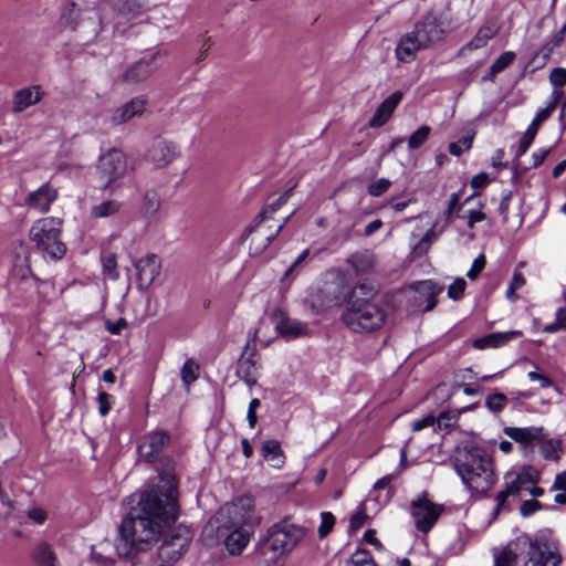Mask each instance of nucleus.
<instances>
[{
  "label": "nucleus",
  "instance_id": "3c124183",
  "mask_svg": "<svg viewBox=\"0 0 566 566\" xmlns=\"http://www.w3.org/2000/svg\"><path fill=\"white\" fill-rule=\"evenodd\" d=\"M543 509V504L537 500H526L520 506L521 515L524 517L531 516L535 512Z\"/></svg>",
  "mask_w": 566,
  "mask_h": 566
},
{
  "label": "nucleus",
  "instance_id": "0eeeda50",
  "mask_svg": "<svg viewBox=\"0 0 566 566\" xmlns=\"http://www.w3.org/2000/svg\"><path fill=\"white\" fill-rule=\"evenodd\" d=\"M62 220L53 217L36 220L29 230V238L35 250L46 261H60L66 253L61 240Z\"/></svg>",
  "mask_w": 566,
  "mask_h": 566
},
{
  "label": "nucleus",
  "instance_id": "a19ab883",
  "mask_svg": "<svg viewBox=\"0 0 566 566\" xmlns=\"http://www.w3.org/2000/svg\"><path fill=\"white\" fill-rule=\"evenodd\" d=\"M506 403H507V397L501 392H495V394L489 395L485 398V406L492 412L502 411L506 407Z\"/></svg>",
  "mask_w": 566,
  "mask_h": 566
},
{
  "label": "nucleus",
  "instance_id": "473e14b6",
  "mask_svg": "<svg viewBox=\"0 0 566 566\" xmlns=\"http://www.w3.org/2000/svg\"><path fill=\"white\" fill-rule=\"evenodd\" d=\"M32 557L40 566H56V556L48 543L36 544Z\"/></svg>",
  "mask_w": 566,
  "mask_h": 566
},
{
  "label": "nucleus",
  "instance_id": "0e129e2a",
  "mask_svg": "<svg viewBox=\"0 0 566 566\" xmlns=\"http://www.w3.org/2000/svg\"><path fill=\"white\" fill-rule=\"evenodd\" d=\"M489 180H490L489 175L486 172H481V174L475 175L471 179L470 184H471L472 188L480 189V188H483L484 186H486Z\"/></svg>",
  "mask_w": 566,
  "mask_h": 566
},
{
  "label": "nucleus",
  "instance_id": "6e6d98bb",
  "mask_svg": "<svg viewBox=\"0 0 566 566\" xmlns=\"http://www.w3.org/2000/svg\"><path fill=\"white\" fill-rule=\"evenodd\" d=\"M437 421L440 428H450L455 423L457 417L451 412H441Z\"/></svg>",
  "mask_w": 566,
  "mask_h": 566
},
{
  "label": "nucleus",
  "instance_id": "774afa93",
  "mask_svg": "<svg viewBox=\"0 0 566 566\" xmlns=\"http://www.w3.org/2000/svg\"><path fill=\"white\" fill-rule=\"evenodd\" d=\"M552 490L566 491V471L555 476Z\"/></svg>",
  "mask_w": 566,
  "mask_h": 566
},
{
  "label": "nucleus",
  "instance_id": "4d7b16f0",
  "mask_svg": "<svg viewBox=\"0 0 566 566\" xmlns=\"http://www.w3.org/2000/svg\"><path fill=\"white\" fill-rule=\"evenodd\" d=\"M28 516L36 524H43L48 518L46 512L41 507H33L29 510Z\"/></svg>",
  "mask_w": 566,
  "mask_h": 566
},
{
  "label": "nucleus",
  "instance_id": "2f4dec72",
  "mask_svg": "<svg viewBox=\"0 0 566 566\" xmlns=\"http://www.w3.org/2000/svg\"><path fill=\"white\" fill-rule=\"evenodd\" d=\"M19 249L22 256H18L13 272L14 275L20 277L21 280H25L32 274L31 264H30V251L25 242H19Z\"/></svg>",
  "mask_w": 566,
  "mask_h": 566
},
{
  "label": "nucleus",
  "instance_id": "c9c22d12",
  "mask_svg": "<svg viewBox=\"0 0 566 566\" xmlns=\"http://www.w3.org/2000/svg\"><path fill=\"white\" fill-rule=\"evenodd\" d=\"M161 205V200L157 191L147 190L143 197L142 212L149 218L157 213Z\"/></svg>",
  "mask_w": 566,
  "mask_h": 566
},
{
  "label": "nucleus",
  "instance_id": "c85d7f7f",
  "mask_svg": "<svg viewBox=\"0 0 566 566\" xmlns=\"http://www.w3.org/2000/svg\"><path fill=\"white\" fill-rule=\"evenodd\" d=\"M118 15L128 20L136 19L147 11L146 0H118L115 3Z\"/></svg>",
  "mask_w": 566,
  "mask_h": 566
},
{
  "label": "nucleus",
  "instance_id": "a878e982",
  "mask_svg": "<svg viewBox=\"0 0 566 566\" xmlns=\"http://www.w3.org/2000/svg\"><path fill=\"white\" fill-rule=\"evenodd\" d=\"M43 96L39 85L21 88L14 93L13 108L14 113H21L30 106L38 104Z\"/></svg>",
  "mask_w": 566,
  "mask_h": 566
},
{
  "label": "nucleus",
  "instance_id": "a211bd4d",
  "mask_svg": "<svg viewBox=\"0 0 566 566\" xmlns=\"http://www.w3.org/2000/svg\"><path fill=\"white\" fill-rule=\"evenodd\" d=\"M272 323L275 331L282 337L292 339L307 334L308 328L305 323L290 318L281 308H275L272 313Z\"/></svg>",
  "mask_w": 566,
  "mask_h": 566
},
{
  "label": "nucleus",
  "instance_id": "e2e57ef3",
  "mask_svg": "<svg viewBox=\"0 0 566 566\" xmlns=\"http://www.w3.org/2000/svg\"><path fill=\"white\" fill-rule=\"evenodd\" d=\"M366 515L364 512H357L350 517V531L356 532L359 530L365 523Z\"/></svg>",
  "mask_w": 566,
  "mask_h": 566
},
{
  "label": "nucleus",
  "instance_id": "69168bd1",
  "mask_svg": "<svg viewBox=\"0 0 566 566\" xmlns=\"http://www.w3.org/2000/svg\"><path fill=\"white\" fill-rule=\"evenodd\" d=\"M558 88L559 87H554V91L552 93V101L544 108V109H549V116L552 115V113L554 112V109L556 108V106L558 105V103L563 96V92Z\"/></svg>",
  "mask_w": 566,
  "mask_h": 566
},
{
  "label": "nucleus",
  "instance_id": "bf43d9fd",
  "mask_svg": "<svg viewBox=\"0 0 566 566\" xmlns=\"http://www.w3.org/2000/svg\"><path fill=\"white\" fill-rule=\"evenodd\" d=\"M104 271L112 277L117 279L118 274L116 272V258L115 255L108 256L104 262Z\"/></svg>",
  "mask_w": 566,
  "mask_h": 566
},
{
  "label": "nucleus",
  "instance_id": "37998d69",
  "mask_svg": "<svg viewBox=\"0 0 566 566\" xmlns=\"http://www.w3.org/2000/svg\"><path fill=\"white\" fill-rule=\"evenodd\" d=\"M515 59L514 52L506 51L502 53L491 65V73L497 74L505 70Z\"/></svg>",
  "mask_w": 566,
  "mask_h": 566
},
{
  "label": "nucleus",
  "instance_id": "72a5a7b5",
  "mask_svg": "<svg viewBox=\"0 0 566 566\" xmlns=\"http://www.w3.org/2000/svg\"><path fill=\"white\" fill-rule=\"evenodd\" d=\"M495 30L492 27H482L475 34V36L462 48L464 51H473L481 49L495 35Z\"/></svg>",
  "mask_w": 566,
  "mask_h": 566
},
{
  "label": "nucleus",
  "instance_id": "c756f323",
  "mask_svg": "<svg viewBox=\"0 0 566 566\" xmlns=\"http://www.w3.org/2000/svg\"><path fill=\"white\" fill-rule=\"evenodd\" d=\"M262 455L273 468H281L284 464V453L276 440H266L262 443Z\"/></svg>",
  "mask_w": 566,
  "mask_h": 566
},
{
  "label": "nucleus",
  "instance_id": "9b49d317",
  "mask_svg": "<svg viewBox=\"0 0 566 566\" xmlns=\"http://www.w3.org/2000/svg\"><path fill=\"white\" fill-rule=\"evenodd\" d=\"M133 167L128 165L126 155L116 148L103 154L97 164L96 172L103 190L126 177Z\"/></svg>",
  "mask_w": 566,
  "mask_h": 566
},
{
  "label": "nucleus",
  "instance_id": "052dcab7",
  "mask_svg": "<svg viewBox=\"0 0 566 566\" xmlns=\"http://www.w3.org/2000/svg\"><path fill=\"white\" fill-rule=\"evenodd\" d=\"M436 419L432 415L426 416L422 419H419L412 423L413 431H420L427 427L433 426Z\"/></svg>",
  "mask_w": 566,
  "mask_h": 566
},
{
  "label": "nucleus",
  "instance_id": "f704fd0d",
  "mask_svg": "<svg viewBox=\"0 0 566 566\" xmlns=\"http://www.w3.org/2000/svg\"><path fill=\"white\" fill-rule=\"evenodd\" d=\"M354 271L358 274L369 272L375 265V256L370 252L356 253L349 260Z\"/></svg>",
  "mask_w": 566,
  "mask_h": 566
},
{
  "label": "nucleus",
  "instance_id": "423d86ee",
  "mask_svg": "<svg viewBox=\"0 0 566 566\" xmlns=\"http://www.w3.org/2000/svg\"><path fill=\"white\" fill-rule=\"evenodd\" d=\"M294 187L295 185L274 200L269 199L268 203L256 216L254 223L244 229L242 238L243 240H248L252 237L250 249L253 250L254 253L259 254L266 249L289 222L291 214L284 218V220L277 224L274 230L266 231L263 226V223L272 220V216L287 202Z\"/></svg>",
  "mask_w": 566,
  "mask_h": 566
},
{
  "label": "nucleus",
  "instance_id": "ddd939ff",
  "mask_svg": "<svg viewBox=\"0 0 566 566\" xmlns=\"http://www.w3.org/2000/svg\"><path fill=\"white\" fill-rule=\"evenodd\" d=\"M191 541V534L187 528H178L176 533L165 537L158 547L160 564L172 565L181 558Z\"/></svg>",
  "mask_w": 566,
  "mask_h": 566
},
{
  "label": "nucleus",
  "instance_id": "2eb2a0df",
  "mask_svg": "<svg viewBox=\"0 0 566 566\" xmlns=\"http://www.w3.org/2000/svg\"><path fill=\"white\" fill-rule=\"evenodd\" d=\"M178 156L179 149L175 143L157 137L147 149L145 159L160 169L170 165Z\"/></svg>",
  "mask_w": 566,
  "mask_h": 566
},
{
  "label": "nucleus",
  "instance_id": "412c9836",
  "mask_svg": "<svg viewBox=\"0 0 566 566\" xmlns=\"http://www.w3.org/2000/svg\"><path fill=\"white\" fill-rule=\"evenodd\" d=\"M147 98L145 96H136L124 105L117 107L112 116L111 123L115 126L125 124L134 117H139L145 113Z\"/></svg>",
  "mask_w": 566,
  "mask_h": 566
},
{
  "label": "nucleus",
  "instance_id": "f8f14e48",
  "mask_svg": "<svg viewBox=\"0 0 566 566\" xmlns=\"http://www.w3.org/2000/svg\"><path fill=\"white\" fill-rule=\"evenodd\" d=\"M253 507V500L250 496H242L223 506L216 520L218 523L247 527L254 523Z\"/></svg>",
  "mask_w": 566,
  "mask_h": 566
},
{
  "label": "nucleus",
  "instance_id": "7c9ffc66",
  "mask_svg": "<svg viewBox=\"0 0 566 566\" xmlns=\"http://www.w3.org/2000/svg\"><path fill=\"white\" fill-rule=\"evenodd\" d=\"M416 290L427 298L426 312L432 311L437 305V296L443 290L442 286L438 285L431 280L419 282Z\"/></svg>",
  "mask_w": 566,
  "mask_h": 566
},
{
  "label": "nucleus",
  "instance_id": "1a4fd4ad",
  "mask_svg": "<svg viewBox=\"0 0 566 566\" xmlns=\"http://www.w3.org/2000/svg\"><path fill=\"white\" fill-rule=\"evenodd\" d=\"M305 535L304 527L282 521L269 530L268 537L259 544L258 549L264 556L270 552L281 556L290 553Z\"/></svg>",
  "mask_w": 566,
  "mask_h": 566
},
{
  "label": "nucleus",
  "instance_id": "f03ea898",
  "mask_svg": "<svg viewBox=\"0 0 566 566\" xmlns=\"http://www.w3.org/2000/svg\"><path fill=\"white\" fill-rule=\"evenodd\" d=\"M377 290L371 283L360 282L346 294V308L342 314L343 323L355 333H373L386 322L385 308L373 300Z\"/></svg>",
  "mask_w": 566,
  "mask_h": 566
},
{
  "label": "nucleus",
  "instance_id": "13d9d810",
  "mask_svg": "<svg viewBox=\"0 0 566 566\" xmlns=\"http://www.w3.org/2000/svg\"><path fill=\"white\" fill-rule=\"evenodd\" d=\"M527 377L532 381H539L542 388H548L553 385V381L545 375L538 374L536 371H530Z\"/></svg>",
  "mask_w": 566,
  "mask_h": 566
},
{
  "label": "nucleus",
  "instance_id": "5701e85b",
  "mask_svg": "<svg viewBox=\"0 0 566 566\" xmlns=\"http://www.w3.org/2000/svg\"><path fill=\"white\" fill-rule=\"evenodd\" d=\"M57 198V191L49 184L42 185L39 189L31 191L25 198V205L30 209L38 210L41 213H46L50 206Z\"/></svg>",
  "mask_w": 566,
  "mask_h": 566
},
{
  "label": "nucleus",
  "instance_id": "a18cd8bd",
  "mask_svg": "<svg viewBox=\"0 0 566 566\" xmlns=\"http://www.w3.org/2000/svg\"><path fill=\"white\" fill-rule=\"evenodd\" d=\"M335 524V517L331 512H323L321 514V525L318 527L319 538L326 537L333 530Z\"/></svg>",
  "mask_w": 566,
  "mask_h": 566
},
{
  "label": "nucleus",
  "instance_id": "4c0bfd02",
  "mask_svg": "<svg viewBox=\"0 0 566 566\" xmlns=\"http://www.w3.org/2000/svg\"><path fill=\"white\" fill-rule=\"evenodd\" d=\"M431 128L428 125L420 126L408 139L409 149L420 148L429 138Z\"/></svg>",
  "mask_w": 566,
  "mask_h": 566
},
{
  "label": "nucleus",
  "instance_id": "f3484780",
  "mask_svg": "<svg viewBox=\"0 0 566 566\" xmlns=\"http://www.w3.org/2000/svg\"><path fill=\"white\" fill-rule=\"evenodd\" d=\"M93 20L94 31H97L101 27V20L97 18L96 12L90 8H81L76 2L70 1L65 4L61 13V22L65 27L72 30H76L81 22L84 20Z\"/></svg>",
  "mask_w": 566,
  "mask_h": 566
},
{
  "label": "nucleus",
  "instance_id": "c03bdc74",
  "mask_svg": "<svg viewBox=\"0 0 566 566\" xmlns=\"http://www.w3.org/2000/svg\"><path fill=\"white\" fill-rule=\"evenodd\" d=\"M198 369H199V366L195 361L187 360L181 368L182 381L186 385L193 382L198 377V375H197Z\"/></svg>",
  "mask_w": 566,
  "mask_h": 566
},
{
  "label": "nucleus",
  "instance_id": "aec40b11",
  "mask_svg": "<svg viewBox=\"0 0 566 566\" xmlns=\"http://www.w3.org/2000/svg\"><path fill=\"white\" fill-rule=\"evenodd\" d=\"M158 54L145 56L129 66L123 74V81L128 84H136L145 81L158 67L156 60Z\"/></svg>",
  "mask_w": 566,
  "mask_h": 566
},
{
  "label": "nucleus",
  "instance_id": "603ef678",
  "mask_svg": "<svg viewBox=\"0 0 566 566\" xmlns=\"http://www.w3.org/2000/svg\"><path fill=\"white\" fill-rule=\"evenodd\" d=\"M486 264L485 255L480 254L472 263L470 270L467 272V276L470 280H475L480 273L484 270Z\"/></svg>",
  "mask_w": 566,
  "mask_h": 566
},
{
  "label": "nucleus",
  "instance_id": "4468645a",
  "mask_svg": "<svg viewBox=\"0 0 566 566\" xmlns=\"http://www.w3.org/2000/svg\"><path fill=\"white\" fill-rule=\"evenodd\" d=\"M442 512V507L432 503L426 494L411 502L410 513L418 531L428 533Z\"/></svg>",
  "mask_w": 566,
  "mask_h": 566
},
{
  "label": "nucleus",
  "instance_id": "6ab92c4d",
  "mask_svg": "<svg viewBox=\"0 0 566 566\" xmlns=\"http://www.w3.org/2000/svg\"><path fill=\"white\" fill-rule=\"evenodd\" d=\"M258 361L259 358L255 348H250L249 344H247L242 355L238 359L235 373L250 388L253 387L258 380Z\"/></svg>",
  "mask_w": 566,
  "mask_h": 566
},
{
  "label": "nucleus",
  "instance_id": "ea45409f",
  "mask_svg": "<svg viewBox=\"0 0 566 566\" xmlns=\"http://www.w3.org/2000/svg\"><path fill=\"white\" fill-rule=\"evenodd\" d=\"M347 566H377L371 554L366 549L356 551L349 558Z\"/></svg>",
  "mask_w": 566,
  "mask_h": 566
},
{
  "label": "nucleus",
  "instance_id": "de8ad7c7",
  "mask_svg": "<svg viewBox=\"0 0 566 566\" xmlns=\"http://www.w3.org/2000/svg\"><path fill=\"white\" fill-rule=\"evenodd\" d=\"M390 186H391V181L389 179L380 178L369 185L368 193L373 197H379L382 193H385L389 189Z\"/></svg>",
  "mask_w": 566,
  "mask_h": 566
},
{
  "label": "nucleus",
  "instance_id": "58836bf2",
  "mask_svg": "<svg viewBox=\"0 0 566 566\" xmlns=\"http://www.w3.org/2000/svg\"><path fill=\"white\" fill-rule=\"evenodd\" d=\"M564 39V33L559 30L555 34H553L539 49L538 55H541L544 60H547L552 52L560 45Z\"/></svg>",
  "mask_w": 566,
  "mask_h": 566
},
{
  "label": "nucleus",
  "instance_id": "8fccbe9b",
  "mask_svg": "<svg viewBox=\"0 0 566 566\" xmlns=\"http://www.w3.org/2000/svg\"><path fill=\"white\" fill-rule=\"evenodd\" d=\"M472 146V137H462L455 143L449 145V151L453 156H460L464 150L470 149Z\"/></svg>",
  "mask_w": 566,
  "mask_h": 566
},
{
  "label": "nucleus",
  "instance_id": "b1692460",
  "mask_svg": "<svg viewBox=\"0 0 566 566\" xmlns=\"http://www.w3.org/2000/svg\"><path fill=\"white\" fill-rule=\"evenodd\" d=\"M402 99L401 92H395L387 97L375 111L373 117L369 119L368 125L371 128L384 126L391 117L394 111Z\"/></svg>",
  "mask_w": 566,
  "mask_h": 566
},
{
  "label": "nucleus",
  "instance_id": "dca6fc26",
  "mask_svg": "<svg viewBox=\"0 0 566 566\" xmlns=\"http://www.w3.org/2000/svg\"><path fill=\"white\" fill-rule=\"evenodd\" d=\"M218 536L224 538V544L231 555H239L250 542L251 532L243 526H232L221 523L217 527Z\"/></svg>",
  "mask_w": 566,
  "mask_h": 566
},
{
  "label": "nucleus",
  "instance_id": "39448f33",
  "mask_svg": "<svg viewBox=\"0 0 566 566\" xmlns=\"http://www.w3.org/2000/svg\"><path fill=\"white\" fill-rule=\"evenodd\" d=\"M444 33L442 22L437 14L432 11L427 12L415 24L411 32L399 39L395 50L397 60L405 63L412 61L418 51L442 40Z\"/></svg>",
  "mask_w": 566,
  "mask_h": 566
},
{
  "label": "nucleus",
  "instance_id": "338daca9",
  "mask_svg": "<svg viewBox=\"0 0 566 566\" xmlns=\"http://www.w3.org/2000/svg\"><path fill=\"white\" fill-rule=\"evenodd\" d=\"M308 255H310V250H308V249L304 250V251H303V252L297 256V259H296V260H295V261L290 265V268L286 270V272H285V276H286V277H287V276H290V275L295 271V269L306 260V258H307Z\"/></svg>",
  "mask_w": 566,
  "mask_h": 566
},
{
  "label": "nucleus",
  "instance_id": "6e6552de",
  "mask_svg": "<svg viewBox=\"0 0 566 566\" xmlns=\"http://www.w3.org/2000/svg\"><path fill=\"white\" fill-rule=\"evenodd\" d=\"M504 433L521 443L525 450H533L534 444L537 443L542 457L547 461H556L560 458L562 441L549 438L543 427H506Z\"/></svg>",
  "mask_w": 566,
  "mask_h": 566
},
{
  "label": "nucleus",
  "instance_id": "09e8293b",
  "mask_svg": "<svg viewBox=\"0 0 566 566\" xmlns=\"http://www.w3.org/2000/svg\"><path fill=\"white\" fill-rule=\"evenodd\" d=\"M467 286V282L464 279H457L449 287H448V296L454 301L462 298L464 294V290Z\"/></svg>",
  "mask_w": 566,
  "mask_h": 566
},
{
  "label": "nucleus",
  "instance_id": "e433bc0d",
  "mask_svg": "<svg viewBox=\"0 0 566 566\" xmlns=\"http://www.w3.org/2000/svg\"><path fill=\"white\" fill-rule=\"evenodd\" d=\"M122 208L117 200H106L92 207L91 214L94 218H108L115 216Z\"/></svg>",
  "mask_w": 566,
  "mask_h": 566
},
{
  "label": "nucleus",
  "instance_id": "f257e3e1",
  "mask_svg": "<svg viewBox=\"0 0 566 566\" xmlns=\"http://www.w3.org/2000/svg\"><path fill=\"white\" fill-rule=\"evenodd\" d=\"M177 480L171 471L159 473L157 483L139 495L136 506L124 518L117 543L118 554L129 556L145 551L160 534L164 524L174 523L178 516Z\"/></svg>",
  "mask_w": 566,
  "mask_h": 566
},
{
  "label": "nucleus",
  "instance_id": "20e7f679",
  "mask_svg": "<svg viewBox=\"0 0 566 566\" xmlns=\"http://www.w3.org/2000/svg\"><path fill=\"white\" fill-rule=\"evenodd\" d=\"M562 556L554 544L520 536L495 558L494 566H559Z\"/></svg>",
  "mask_w": 566,
  "mask_h": 566
},
{
  "label": "nucleus",
  "instance_id": "393cba45",
  "mask_svg": "<svg viewBox=\"0 0 566 566\" xmlns=\"http://www.w3.org/2000/svg\"><path fill=\"white\" fill-rule=\"evenodd\" d=\"M140 282L150 285L160 273V262L157 255L150 254L134 262Z\"/></svg>",
  "mask_w": 566,
  "mask_h": 566
},
{
  "label": "nucleus",
  "instance_id": "7ed1b4c3",
  "mask_svg": "<svg viewBox=\"0 0 566 566\" xmlns=\"http://www.w3.org/2000/svg\"><path fill=\"white\" fill-rule=\"evenodd\" d=\"M453 467L463 484L479 497L485 496L497 480L492 457L479 447L459 449Z\"/></svg>",
  "mask_w": 566,
  "mask_h": 566
},
{
  "label": "nucleus",
  "instance_id": "5fc2aeb1",
  "mask_svg": "<svg viewBox=\"0 0 566 566\" xmlns=\"http://www.w3.org/2000/svg\"><path fill=\"white\" fill-rule=\"evenodd\" d=\"M126 327L127 322L124 317L118 318L116 322H112L109 319L105 322V328L112 335H119Z\"/></svg>",
  "mask_w": 566,
  "mask_h": 566
},
{
  "label": "nucleus",
  "instance_id": "680f3d73",
  "mask_svg": "<svg viewBox=\"0 0 566 566\" xmlns=\"http://www.w3.org/2000/svg\"><path fill=\"white\" fill-rule=\"evenodd\" d=\"M485 218H486V216H485L484 212L476 211V210H471L468 213V227L470 229H473L475 223L485 220Z\"/></svg>",
  "mask_w": 566,
  "mask_h": 566
},
{
  "label": "nucleus",
  "instance_id": "9d476101",
  "mask_svg": "<svg viewBox=\"0 0 566 566\" xmlns=\"http://www.w3.org/2000/svg\"><path fill=\"white\" fill-rule=\"evenodd\" d=\"M539 472L531 467L524 465L516 470L509 471L504 475V489L496 493V505L492 512L495 518L501 511L506 509V502L510 497H517L522 491H527L528 485H535L539 481Z\"/></svg>",
  "mask_w": 566,
  "mask_h": 566
},
{
  "label": "nucleus",
  "instance_id": "4be33fe9",
  "mask_svg": "<svg viewBox=\"0 0 566 566\" xmlns=\"http://www.w3.org/2000/svg\"><path fill=\"white\" fill-rule=\"evenodd\" d=\"M169 441V437L165 432H153L146 436L138 446L140 458L147 462L155 461L164 451Z\"/></svg>",
  "mask_w": 566,
  "mask_h": 566
},
{
  "label": "nucleus",
  "instance_id": "cd10ccee",
  "mask_svg": "<svg viewBox=\"0 0 566 566\" xmlns=\"http://www.w3.org/2000/svg\"><path fill=\"white\" fill-rule=\"evenodd\" d=\"M522 333L520 331H511L505 333H492L482 338L476 339L473 343V346L479 349H484L488 347H500L510 340L520 337Z\"/></svg>",
  "mask_w": 566,
  "mask_h": 566
},
{
  "label": "nucleus",
  "instance_id": "864d4df0",
  "mask_svg": "<svg viewBox=\"0 0 566 566\" xmlns=\"http://www.w3.org/2000/svg\"><path fill=\"white\" fill-rule=\"evenodd\" d=\"M549 81L554 87H562L566 84V69L555 67L549 74Z\"/></svg>",
  "mask_w": 566,
  "mask_h": 566
},
{
  "label": "nucleus",
  "instance_id": "bb28decb",
  "mask_svg": "<svg viewBox=\"0 0 566 566\" xmlns=\"http://www.w3.org/2000/svg\"><path fill=\"white\" fill-rule=\"evenodd\" d=\"M548 117H549V109H541L536 114L535 118L530 124V126L527 127L526 132L524 133V135L521 139L518 150H517L518 156L524 155L528 150V148L531 147V145L538 132L541 124L544 123Z\"/></svg>",
  "mask_w": 566,
  "mask_h": 566
},
{
  "label": "nucleus",
  "instance_id": "49530a36",
  "mask_svg": "<svg viewBox=\"0 0 566 566\" xmlns=\"http://www.w3.org/2000/svg\"><path fill=\"white\" fill-rule=\"evenodd\" d=\"M98 412L102 417L109 413L114 403V397L105 391H99L97 396Z\"/></svg>",
  "mask_w": 566,
  "mask_h": 566
},
{
  "label": "nucleus",
  "instance_id": "79ce46f5",
  "mask_svg": "<svg viewBox=\"0 0 566 566\" xmlns=\"http://www.w3.org/2000/svg\"><path fill=\"white\" fill-rule=\"evenodd\" d=\"M560 329L566 331V308L564 307L556 311L555 322L543 327L544 333H555Z\"/></svg>",
  "mask_w": 566,
  "mask_h": 566
}]
</instances>
